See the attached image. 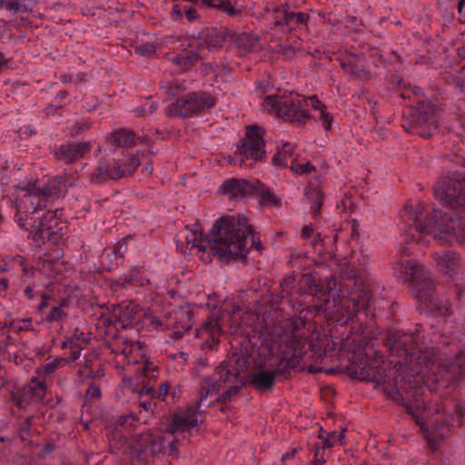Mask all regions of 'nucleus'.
Here are the masks:
<instances>
[{
  "mask_svg": "<svg viewBox=\"0 0 465 465\" xmlns=\"http://www.w3.org/2000/svg\"><path fill=\"white\" fill-rule=\"evenodd\" d=\"M300 284L315 314L340 325L351 322L341 347L351 352L353 377L384 385L388 398L401 404L420 426L432 451L454 427L462 425L465 403L456 397L432 394L438 390L434 383L447 389L465 378V347L460 349L456 337H448L444 329L440 337L434 334V340L428 341L420 325L414 331L389 329L381 341L396 359L395 365L406 372L391 382L389 364L374 349L375 339L363 324L373 300L369 285L355 275L316 281L311 274L302 275Z\"/></svg>",
  "mask_w": 465,
  "mask_h": 465,
  "instance_id": "f257e3e1",
  "label": "nucleus"
},
{
  "mask_svg": "<svg viewBox=\"0 0 465 465\" xmlns=\"http://www.w3.org/2000/svg\"><path fill=\"white\" fill-rule=\"evenodd\" d=\"M259 341L257 355L261 360L258 362L253 356L242 352L227 356L213 375L202 379L196 403L176 412L164 434L141 433L130 443L132 459L143 463L151 455L176 456V444L198 432V424L203 419L201 409L215 401L227 402L246 381L259 391L272 390L275 375L293 368L290 358L296 356V352L291 351V340L282 330L262 331Z\"/></svg>",
  "mask_w": 465,
  "mask_h": 465,
  "instance_id": "f03ea898",
  "label": "nucleus"
},
{
  "mask_svg": "<svg viewBox=\"0 0 465 465\" xmlns=\"http://www.w3.org/2000/svg\"><path fill=\"white\" fill-rule=\"evenodd\" d=\"M70 183L66 177L55 176L45 182L29 183L16 189L13 202L15 222L28 232L35 242H57L61 234L59 225L63 209L51 210L50 206L64 199Z\"/></svg>",
  "mask_w": 465,
  "mask_h": 465,
  "instance_id": "7ed1b4c3",
  "label": "nucleus"
},
{
  "mask_svg": "<svg viewBox=\"0 0 465 465\" xmlns=\"http://www.w3.org/2000/svg\"><path fill=\"white\" fill-rule=\"evenodd\" d=\"M183 233L187 245L191 249H197L204 262H210L213 256L222 260H235L245 256L250 247L261 249V242L253 234L252 225L245 216L240 214L218 219L210 237L203 235L197 223L186 226Z\"/></svg>",
  "mask_w": 465,
  "mask_h": 465,
  "instance_id": "20e7f679",
  "label": "nucleus"
},
{
  "mask_svg": "<svg viewBox=\"0 0 465 465\" xmlns=\"http://www.w3.org/2000/svg\"><path fill=\"white\" fill-rule=\"evenodd\" d=\"M143 346L140 342L133 343L127 340L119 341L112 348L118 363L135 366L139 375L124 381L126 387L137 395L134 402V409L128 414L121 415L115 422V436L128 442V433L137 425L145 423L149 416L153 412L155 403L153 401V386L145 383L144 378L153 377L157 368L142 352Z\"/></svg>",
  "mask_w": 465,
  "mask_h": 465,
  "instance_id": "39448f33",
  "label": "nucleus"
},
{
  "mask_svg": "<svg viewBox=\"0 0 465 465\" xmlns=\"http://www.w3.org/2000/svg\"><path fill=\"white\" fill-rule=\"evenodd\" d=\"M403 227L401 241L411 242L421 241L422 235H432L442 244L451 243L454 240L465 242V218L452 213L433 210L427 214L422 203H408L400 213Z\"/></svg>",
  "mask_w": 465,
  "mask_h": 465,
  "instance_id": "423d86ee",
  "label": "nucleus"
},
{
  "mask_svg": "<svg viewBox=\"0 0 465 465\" xmlns=\"http://www.w3.org/2000/svg\"><path fill=\"white\" fill-rule=\"evenodd\" d=\"M411 253L408 247L400 250L397 262L393 265V273L403 282L411 284L416 299L433 316L443 321L446 327L454 325L453 310L448 301L440 300L436 295L435 282L421 264L412 259L406 258Z\"/></svg>",
  "mask_w": 465,
  "mask_h": 465,
  "instance_id": "0eeeda50",
  "label": "nucleus"
},
{
  "mask_svg": "<svg viewBox=\"0 0 465 465\" xmlns=\"http://www.w3.org/2000/svg\"><path fill=\"white\" fill-rule=\"evenodd\" d=\"M227 326L241 330L245 326L254 331L261 327L260 315L252 310L243 312L239 305L232 302L223 303L219 315L213 316L197 332L202 350H214L218 346L219 337L224 331L223 328Z\"/></svg>",
  "mask_w": 465,
  "mask_h": 465,
  "instance_id": "6e6552de",
  "label": "nucleus"
},
{
  "mask_svg": "<svg viewBox=\"0 0 465 465\" xmlns=\"http://www.w3.org/2000/svg\"><path fill=\"white\" fill-rule=\"evenodd\" d=\"M262 106L265 111L278 117L300 124H305L310 118L308 107L312 106L319 112L318 117L325 131L331 129L333 122L332 115L326 112L325 105L315 96L306 99L295 93L268 95L264 98Z\"/></svg>",
  "mask_w": 465,
  "mask_h": 465,
  "instance_id": "1a4fd4ad",
  "label": "nucleus"
},
{
  "mask_svg": "<svg viewBox=\"0 0 465 465\" xmlns=\"http://www.w3.org/2000/svg\"><path fill=\"white\" fill-rule=\"evenodd\" d=\"M398 87L401 97L408 100L406 105L409 108L404 114L411 117L414 127L420 129V136L425 139L430 138L439 128L436 106L424 99L420 87L411 85L402 79L399 81Z\"/></svg>",
  "mask_w": 465,
  "mask_h": 465,
  "instance_id": "9d476101",
  "label": "nucleus"
},
{
  "mask_svg": "<svg viewBox=\"0 0 465 465\" xmlns=\"http://www.w3.org/2000/svg\"><path fill=\"white\" fill-rule=\"evenodd\" d=\"M232 38V32L227 27H211L199 33L197 39L183 41L180 46L183 50L179 54L170 56V60L185 70L194 64L199 59L203 58L204 51L218 50Z\"/></svg>",
  "mask_w": 465,
  "mask_h": 465,
  "instance_id": "9b49d317",
  "label": "nucleus"
},
{
  "mask_svg": "<svg viewBox=\"0 0 465 465\" xmlns=\"http://www.w3.org/2000/svg\"><path fill=\"white\" fill-rule=\"evenodd\" d=\"M263 130L258 126L246 128L245 137L241 139L237 149L226 160L230 164L252 168L265 155Z\"/></svg>",
  "mask_w": 465,
  "mask_h": 465,
  "instance_id": "f8f14e48",
  "label": "nucleus"
},
{
  "mask_svg": "<svg viewBox=\"0 0 465 465\" xmlns=\"http://www.w3.org/2000/svg\"><path fill=\"white\" fill-rule=\"evenodd\" d=\"M139 153L123 154L117 160L100 161L97 167L91 173L90 180L94 183H103L107 180H117L131 175L140 165Z\"/></svg>",
  "mask_w": 465,
  "mask_h": 465,
  "instance_id": "ddd939ff",
  "label": "nucleus"
},
{
  "mask_svg": "<svg viewBox=\"0 0 465 465\" xmlns=\"http://www.w3.org/2000/svg\"><path fill=\"white\" fill-rule=\"evenodd\" d=\"M435 198L451 209L465 208V177L453 172L442 177L434 187Z\"/></svg>",
  "mask_w": 465,
  "mask_h": 465,
  "instance_id": "4468645a",
  "label": "nucleus"
},
{
  "mask_svg": "<svg viewBox=\"0 0 465 465\" xmlns=\"http://www.w3.org/2000/svg\"><path fill=\"white\" fill-rule=\"evenodd\" d=\"M215 102V98L206 92H191L179 96L172 106L179 116L192 117L209 110Z\"/></svg>",
  "mask_w": 465,
  "mask_h": 465,
  "instance_id": "2eb2a0df",
  "label": "nucleus"
},
{
  "mask_svg": "<svg viewBox=\"0 0 465 465\" xmlns=\"http://www.w3.org/2000/svg\"><path fill=\"white\" fill-rule=\"evenodd\" d=\"M272 18L276 26L286 27L290 30L307 28L309 15L291 10L288 4L278 5L272 9Z\"/></svg>",
  "mask_w": 465,
  "mask_h": 465,
  "instance_id": "dca6fc26",
  "label": "nucleus"
},
{
  "mask_svg": "<svg viewBox=\"0 0 465 465\" xmlns=\"http://www.w3.org/2000/svg\"><path fill=\"white\" fill-rule=\"evenodd\" d=\"M47 385L45 381L32 379L19 395L14 396L13 400L18 409H26L35 404L45 401Z\"/></svg>",
  "mask_w": 465,
  "mask_h": 465,
  "instance_id": "f3484780",
  "label": "nucleus"
},
{
  "mask_svg": "<svg viewBox=\"0 0 465 465\" xmlns=\"http://www.w3.org/2000/svg\"><path fill=\"white\" fill-rule=\"evenodd\" d=\"M89 151L90 146L87 143H63L52 149L54 158L66 164L81 159Z\"/></svg>",
  "mask_w": 465,
  "mask_h": 465,
  "instance_id": "a211bd4d",
  "label": "nucleus"
},
{
  "mask_svg": "<svg viewBox=\"0 0 465 465\" xmlns=\"http://www.w3.org/2000/svg\"><path fill=\"white\" fill-rule=\"evenodd\" d=\"M255 191V181L249 182L245 179H230L226 180L222 187L223 194L229 196L231 199L240 201L244 197L252 195Z\"/></svg>",
  "mask_w": 465,
  "mask_h": 465,
  "instance_id": "6ab92c4d",
  "label": "nucleus"
},
{
  "mask_svg": "<svg viewBox=\"0 0 465 465\" xmlns=\"http://www.w3.org/2000/svg\"><path fill=\"white\" fill-rule=\"evenodd\" d=\"M186 316L183 312L175 313L174 317H171L170 319L163 320L157 317L153 318L152 325L154 326L155 329L161 331H167L173 326V330L170 331L169 336L174 340L181 339L183 334L189 331L191 325L189 322H185L179 327V323L183 318Z\"/></svg>",
  "mask_w": 465,
  "mask_h": 465,
  "instance_id": "aec40b11",
  "label": "nucleus"
},
{
  "mask_svg": "<svg viewBox=\"0 0 465 465\" xmlns=\"http://www.w3.org/2000/svg\"><path fill=\"white\" fill-rule=\"evenodd\" d=\"M148 282L149 281L145 279L138 269L133 268L120 278L114 280L111 282V289L114 292L120 290L133 291L146 285Z\"/></svg>",
  "mask_w": 465,
  "mask_h": 465,
  "instance_id": "412c9836",
  "label": "nucleus"
},
{
  "mask_svg": "<svg viewBox=\"0 0 465 465\" xmlns=\"http://www.w3.org/2000/svg\"><path fill=\"white\" fill-rule=\"evenodd\" d=\"M127 251L125 242H118L115 245L107 247L101 255V264L104 269L111 272L119 266L124 259Z\"/></svg>",
  "mask_w": 465,
  "mask_h": 465,
  "instance_id": "4be33fe9",
  "label": "nucleus"
},
{
  "mask_svg": "<svg viewBox=\"0 0 465 465\" xmlns=\"http://www.w3.org/2000/svg\"><path fill=\"white\" fill-rule=\"evenodd\" d=\"M433 259L438 268L449 276L455 274L460 267L459 255L450 250L435 252Z\"/></svg>",
  "mask_w": 465,
  "mask_h": 465,
  "instance_id": "5701e85b",
  "label": "nucleus"
},
{
  "mask_svg": "<svg viewBox=\"0 0 465 465\" xmlns=\"http://www.w3.org/2000/svg\"><path fill=\"white\" fill-rule=\"evenodd\" d=\"M204 5L230 18H241L243 15V6L239 5L238 0H204Z\"/></svg>",
  "mask_w": 465,
  "mask_h": 465,
  "instance_id": "b1692460",
  "label": "nucleus"
},
{
  "mask_svg": "<svg viewBox=\"0 0 465 465\" xmlns=\"http://www.w3.org/2000/svg\"><path fill=\"white\" fill-rule=\"evenodd\" d=\"M136 313L135 306L133 304H119L114 309L113 316L108 320L109 325L121 324L124 329L133 324Z\"/></svg>",
  "mask_w": 465,
  "mask_h": 465,
  "instance_id": "393cba45",
  "label": "nucleus"
},
{
  "mask_svg": "<svg viewBox=\"0 0 465 465\" xmlns=\"http://www.w3.org/2000/svg\"><path fill=\"white\" fill-rule=\"evenodd\" d=\"M258 38L252 33H232V38L229 43H233L237 53L240 55H246L253 52L257 44Z\"/></svg>",
  "mask_w": 465,
  "mask_h": 465,
  "instance_id": "a878e982",
  "label": "nucleus"
},
{
  "mask_svg": "<svg viewBox=\"0 0 465 465\" xmlns=\"http://www.w3.org/2000/svg\"><path fill=\"white\" fill-rule=\"evenodd\" d=\"M138 137L133 131L128 129H119L111 134L107 143L111 147H130L138 143Z\"/></svg>",
  "mask_w": 465,
  "mask_h": 465,
  "instance_id": "bb28decb",
  "label": "nucleus"
},
{
  "mask_svg": "<svg viewBox=\"0 0 465 465\" xmlns=\"http://www.w3.org/2000/svg\"><path fill=\"white\" fill-rule=\"evenodd\" d=\"M36 5L35 0H0V8L13 14L32 13Z\"/></svg>",
  "mask_w": 465,
  "mask_h": 465,
  "instance_id": "cd10ccee",
  "label": "nucleus"
},
{
  "mask_svg": "<svg viewBox=\"0 0 465 465\" xmlns=\"http://www.w3.org/2000/svg\"><path fill=\"white\" fill-rule=\"evenodd\" d=\"M68 302L65 299L52 303L50 310L44 312V321L47 323H60L67 317L66 308Z\"/></svg>",
  "mask_w": 465,
  "mask_h": 465,
  "instance_id": "c85d7f7f",
  "label": "nucleus"
},
{
  "mask_svg": "<svg viewBox=\"0 0 465 465\" xmlns=\"http://www.w3.org/2000/svg\"><path fill=\"white\" fill-rule=\"evenodd\" d=\"M80 335H84V333H75L62 343V348L66 351H68V356L65 358L67 363L76 361L81 356L84 346L82 345L83 341H81Z\"/></svg>",
  "mask_w": 465,
  "mask_h": 465,
  "instance_id": "c756f323",
  "label": "nucleus"
},
{
  "mask_svg": "<svg viewBox=\"0 0 465 465\" xmlns=\"http://www.w3.org/2000/svg\"><path fill=\"white\" fill-rule=\"evenodd\" d=\"M341 65L344 72L351 77L362 79L367 74L362 63L355 57L342 60Z\"/></svg>",
  "mask_w": 465,
  "mask_h": 465,
  "instance_id": "7c9ffc66",
  "label": "nucleus"
},
{
  "mask_svg": "<svg viewBox=\"0 0 465 465\" xmlns=\"http://www.w3.org/2000/svg\"><path fill=\"white\" fill-rule=\"evenodd\" d=\"M252 194L259 196L262 204L276 205L280 202L267 186L258 181H255V191Z\"/></svg>",
  "mask_w": 465,
  "mask_h": 465,
  "instance_id": "2f4dec72",
  "label": "nucleus"
},
{
  "mask_svg": "<svg viewBox=\"0 0 465 465\" xmlns=\"http://www.w3.org/2000/svg\"><path fill=\"white\" fill-rule=\"evenodd\" d=\"M306 197L311 203V213L317 216L320 213L322 202V192L317 188H310L306 192Z\"/></svg>",
  "mask_w": 465,
  "mask_h": 465,
  "instance_id": "473e14b6",
  "label": "nucleus"
},
{
  "mask_svg": "<svg viewBox=\"0 0 465 465\" xmlns=\"http://www.w3.org/2000/svg\"><path fill=\"white\" fill-rule=\"evenodd\" d=\"M301 236L303 241L312 246L317 245L322 241V232H315L311 224L303 226Z\"/></svg>",
  "mask_w": 465,
  "mask_h": 465,
  "instance_id": "72a5a7b5",
  "label": "nucleus"
},
{
  "mask_svg": "<svg viewBox=\"0 0 465 465\" xmlns=\"http://www.w3.org/2000/svg\"><path fill=\"white\" fill-rule=\"evenodd\" d=\"M293 145L290 143L282 144V148L273 155L272 161L275 165H285L288 158L292 155Z\"/></svg>",
  "mask_w": 465,
  "mask_h": 465,
  "instance_id": "f704fd0d",
  "label": "nucleus"
},
{
  "mask_svg": "<svg viewBox=\"0 0 465 465\" xmlns=\"http://www.w3.org/2000/svg\"><path fill=\"white\" fill-rule=\"evenodd\" d=\"M67 361L64 357H56L54 360L46 362L42 367V371L45 375V378L51 377L60 367L65 365Z\"/></svg>",
  "mask_w": 465,
  "mask_h": 465,
  "instance_id": "c9c22d12",
  "label": "nucleus"
},
{
  "mask_svg": "<svg viewBox=\"0 0 465 465\" xmlns=\"http://www.w3.org/2000/svg\"><path fill=\"white\" fill-rule=\"evenodd\" d=\"M320 439L322 440V446L325 449L331 448L336 442L342 443L343 432H324L320 435Z\"/></svg>",
  "mask_w": 465,
  "mask_h": 465,
  "instance_id": "e433bc0d",
  "label": "nucleus"
},
{
  "mask_svg": "<svg viewBox=\"0 0 465 465\" xmlns=\"http://www.w3.org/2000/svg\"><path fill=\"white\" fill-rule=\"evenodd\" d=\"M9 328L14 332H22V331H35L33 324H32V319L31 318H24L19 321H13L9 324Z\"/></svg>",
  "mask_w": 465,
  "mask_h": 465,
  "instance_id": "4c0bfd02",
  "label": "nucleus"
},
{
  "mask_svg": "<svg viewBox=\"0 0 465 465\" xmlns=\"http://www.w3.org/2000/svg\"><path fill=\"white\" fill-rule=\"evenodd\" d=\"M158 108V104L153 101H147L142 106L136 109L139 116H146L154 113Z\"/></svg>",
  "mask_w": 465,
  "mask_h": 465,
  "instance_id": "58836bf2",
  "label": "nucleus"
},
{
  "mask_svg": "<svg viewBox=\"0 0 465 465\" xmlns=\"http://www.w3.org/2000/svg\"><path fill=\"white\" fill-rule=\"evenodd\" d=\"M324 455L325 448L323 446H321V444L317 442L313 447V459L311 462L318 465H324Z\"/></svg>",
  "mask_w": 465,
  "mask_h": 465,
  "instance_id": "ea45409f",
  "label": "nucleus"
},
{
  "mask_svg": "<svg viewBox=\"0 0 465 465\" xmlns=\"http://www.w3.org/2000/svg\"><path fill=\"white\" fill-rule=\"evenodd\" d=\"M135 53L142 56H151L155 53V47L150 43L142 44L135 46Z\"/></svg>",
  "mask_w": 465,
  "mask_h": 465,
  "instance_id": "a19ab883",
  "label": "nucleus"
},
{
  "mask_svg": "<svg viewBox=\"0 0 465 465\" xmlns=\"http://www.w3.org/2000/svg\"><path fill=\"white\" fill-rule=\"evenodd\" d=\"M292 170L296 173L305 174V173H310L311 172H312L314 170V167L309 162L302 163H292Z\"/></svg>",
  "mask_w": 465,
  "mask_h": 465,
  "instance_id": "79ce46f5",
  "label": "nucleus"
},
{
  "mask_svg": "<svg viewBox=\"0 0 465 465\" xmlns=\"http://www.w3.org/2000/svg\"><path fill=\"white\" fill-rule=\"evenodd\" d=\"M153 390H154V389L153 388ZM169 391H170V384L167 381L166 382H163L160 385V388H159L158 391H153V401L155 403V401H154V398L155 397H157L161 401H164L165 397L169 393Z\"/></svg>",
  "mask_w": 465,
  "mask_h": 465,
  "instance_id": "37998d69",
  "label": "nucleus"
},
{
  "mask_svg": "<svg viewBox=\"0 0 465 465\" xmlns=\"http://www.w3.org/2000/svg\"><path fill=\"white\" fill-rule=\"evenodd\" d=\"M32 420L33 417H27L20 425V435L23 440H25L26 436H29L32 431Z\"/></svg>",
  "mask_w": 465,
  "mask_h": 465,
  "instance_id": "c03bdc74",
  "label": "nucleus"
},
{
  "mask_svg": "<svg viewBox=\"0 0 465 465\" xmlns=\"http://www.w3.org/2000/svg\"><path fill=\"white\" fill-rule=\"evenodd\" d=\"M453 292L455 293L457 299L460 302H465V282H455L453 287Z\"/></svg>",
  "mask_w": 465,
  "mask_h": 465,
  "instance_id": "a18cd8bd",
  "label": "nucleus"
},
{
  "mask_svg": "<svg viewBox=\"0 0 465 465\" xmlns=\"http://www.w3.org/2000/svg\"><path fill=\"white\" fill-rule=\"evenodd\" d=\"M295 280L293 277H286L283 282L281 283V287L282 288V292H285L286 295H289L294 288Z\"/></svg>",
  "mask_w": 465,
  "mask_h": 465,
  "instance_id": "49530a36",
  "label": "nucleus"
},
{
  "mask_svg": "<svg viewBox=\"0 0 465 465\" xmlns=\"http://www.w3.org/2000/svg\"><path fill=\"white\" fill-rule=\"evenodd\" d=\"M100 396H101L100 389L96 385L91 384L86 391V394H85L86 399L95 400V399L100 398Z\"/></svg>",
  "mask_w": 465,
  "mask_h": 465,
  "instance_id": "de8ad7c7",
  "label": "nucleus"
},
{
  "mask_svg": "<svg viewBox=\"0 0 465 465\" xmlns=\"http://www.w3.org/2000/svg\"><path fill=\"white\" fill-rule=\"evenodd\" d=\"M54 450V444L52 442L46 443L39 451L38 456L40 459H46Z\"/></svg>",
  "mask_w": 465,
  "mask_h": 465,
  "instance_id": "09e8293b",
  "label": "nucleus"
},
{
  "mask_svg": "<svg viewBox=\"0 0 465 465\" xmlns=\"http://www.w3.org/2000/svg\"><path fill=\"white\" fill-rule=\"evenodd\" d=\"M183 13L186 18L190 22H193L198 19L199 15L197 13V10L195 8L190 7V6H183Z\"/></svg>",
  "mask_w": 465,
  "mask_h": 465,
  "instance_id": "8fccbe9b",
  "label": "nucleus"
},
{
  "mask_svg": "<svg viewBox=\"0 0 465 465\" xmlns=\"http://www.w3.org/2000/svg\"><path fill=\"white\" fill-rule=\"evenodd\" d=\"M40 297L42 299L40 304L38 305V311L43 312L45 309H48L51 307L52 303H50L51 296L47 293H40Z\"/></svg>",
  "mask_w": 465,
  "mask_h": 465,
  "instance_id": "3c124183",
  "label": "nucleus"
},
{
  "mask_svg": "<svg viewBox=\"0 0 465 465\" xmlns=\"http://www.w3.org/2000/svg\"><path fill=\"white\" fill-rule=\"evenodd\" d=\"M20 264L22 266V272L25 278L27 279L35 277V270L34 269V267L27 266L26 264H25L23 261H21Z\"/></svg>",
  "mask_w": 465,
  "mask_h": 465,
  "instance_id": "603ef678",
  "label": "nucleus"
},
{
  "mask_svg": "<svg viewBox=\"0 0 465 465\" xmlns=\"http://www.w3.org/2000/svg\"><path fill=\"white\" fill-rule=\"evenodd\" d=\"M64 105L60 103L52 102L46 108L45 114L48 115L54 114L59 109H61Z\"/></svg>",
  "mask_w": 465,
  "mask_h": 465,
  "instance_id": "864d4df0",
  "label": "nucleus"
},
{
  "mask_svg": "<svg viewBox=\"0 0 465 465\" xmlns=\"http://www.w3.org/2000/svg\"><path fill=\"white\" fill-rule=\"evenodd\" d=\"M167 84H168V86L166 87L167 93L170 96H176L179 94L180 86L178 84H173V83H170Z\"/></svg>",
  "mask_w": 465,
  "mask_h": 465,
  "instance_id": "5fc2aeb1",
  "label": "nucleus"
},
{
  "mask_svg": "<svg viewBox=\"0 0 465 465\" xmlns=\"http://www.w3.org/2000/svg\"><path fill=\"white\" fill-rule=\"evenodd\" d=\"M24 295L25 297H26L28 300H35L36 295H37V292H35L34 291V286L32 285H28L25 287V289L24 290Z\"/></svg>",
  "mask_w": 465,
  "mask_h": 465,
  "instance_id": "6e6d98bb",
  "label": "nucleus"
},
{
  "mask_svg": "<svg viewBox=\"0 0 465 465\" xmlns=\"http://www.w3.org/2000/svg\"><path fill=\"white\" fill-rule=\"evenodd\" d=\"M180 41H181V39L178 36L168 35V36H165L163 43H164V45L166 46H168V45H174V44H176V43H178Z\"/></svg>",
  "mask_w": 465,
  "mask_h": 465,
  "instance_id": "4d7b16f0",
  "label": "nucleus"
},
{
  "mask_svg": "<svg viewBox=\"0 0 465 465\" xmlns=\"http://www.w3.org/2000/svg\"><path fill=\"white\" fill-rule=\"evenodd\" d=\"M9 282L6 278L0 279V295L2 292H5L8 289Z\"/></svg>",
  "mask_w": 465,
  "mask_h": 465,
  "instance_id": "13d9d810",
  "label": "nucleus"
},
{
  "mask_svg": "<svg viewBox=\"0 0 465 465\" xmlns=\"http://www.w3.org/2000/svg\"><path fill=\"white\" fill-rule=\"evenodd\" d=\"M68 95L64 90L60 91L54 99V102L62 104V101Z\"/></svg>",
  "mask_w": 465,
  "mask_h": 465,
  "instance_id": "bf43d9fd",
  "label": "nucleus"
},
{
  "mask_svg": "<svg viewBox=\"0 0 465 465\" xmlns=\"http://www.w3.org/2000/svg\"><path fill=\"white\" fill-rule=\"evenodd\" d=\"M297 450H292V451L290 452H287L285 453L283 456H282V461L283 462H286V460H290V459H292L295 457V455L297 454Z\"/></svg>",
  "mask_w": 465,
  "mask_h": 465,
  "instance_id": "052dcab7",
  "label": "nucleus"
},
{
  "mask_svg": "<svg viewBox=\"0 0 465 465\" xmlns=\"http://www.w3.org/2000/svg\"><path fill=\"white\" fill-rule=\"evenodd\" d=\"M173 13L178 16V17H182L183 15L184 14L183 13V9L182 10L178 5H174L173 8Z\"/></svg>",
  "mask_w": 465,
  "mask_h": 465,
  "instance_id": "680f3d73",
  "label": "nucleus"
},
{
  "mask_svg": "<svg viewBox=\"0 0 465 465\" xmlns=\"http://www.w3.org/2000/svg\"><path fill=\"white\" fill-rule=\"evenodd\" d=\"M458 11L461 15L465 12V0H460L458 5Z\"/></svg>",
  "mask_w": 465,
  "mask_h": 465,
  "instance_id": "e2e57ef3",
  "label": "nucleus"
},
{
  "mask_svg": "<svg viewBox=\"0 0 465 465\" xmlns=\"http://www.w3.org/2000/svg\"><path fill=\"white\" fill-rule=\"evenodd\" d=\"M61 81L64 84L72 82V76L68 74H63L60 77Z\"/></svg>",
  "mask_w": 465,
  "mask_h": 465,
  "instance_id": "0e129e2a",
  "label": "nucleus"
},
{
  "mask_svg": "<svg viewBox=\"0 0 465 465\" xmlns=\"http://www.w3.org/2000/svg\"><path fill=\"white\" fill-rule=\"evenodd\" d=\"M6 59L5 58V55L0 52V71L2 70L3 66L6 64Z\"/></svg>",
  "mask_w": 465,
  "mask_h": 465,
  "instance_id": "69168bd1",
  "label": "nucleus"
},
{
  "mask_svg": "<svg viewBox=\"0 0 465 465\" xmlns=\"http://www.w3.org/2000/svg\"><path fill=\"white\" fill-rule=\"evenodd\" d=\"M88 128V124L87 123H82V124H79L78 125V131H82L84 129H86Z\"/></svg>",
  "mask_w": 465,
  "mask_h": 465,
  "instance_id": "338daca9",
  "label": "nucleus"
},
{
  "mask_svg": "<svg viewBox=\"0 0 465 465\" xmlns=\"http://www.w3.org/2000/svg\"><path fill=\"white\" fill-rule=\"evenodd\" d=\"M458 54H459L460 57L465 59V48L459 49Z\"/></svg>",
  "mask_w": 465,
  "mask_h": 465,
  "instance_id": "774afa93",
  "label": "nucleus"
}]
</instances>
